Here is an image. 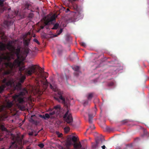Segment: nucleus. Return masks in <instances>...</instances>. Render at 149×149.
Masks as SVG:
<instances>
[{
    "instance_id": "1",
    "label": "nucleus",
    "mask_w": 149,
    "mask_h": 149,
    "mask_svg": "<svg viewBox=\"0 0 149 149\" xmlns=\"http://www.w3.org/2000/svg\"><path fill=\"white\" fill-rule=\"evenodd\" d=\"M54 99L59 102L62 103L64 107V110L66 111L63 116V118L65 119L67 123L70 125H71L73 122V118L72 115L70 113L69 108L70 105L65 98L63 96H59V97H54Z\"/></svg>"
},
{
    "instance_id": "2",
    "label": "nucleus",
    "mask_w": 149,
    "mask_h": 149,
    "mask_svg": "<svg viewBox=\"0 0 149 149\" xmlns=\"http://www.w3.org/2000/svg\"><path fill=\"white\" fill-rule=\"evenodd\" d=\"M28 93L27 91L25 88L21 91L19 94L15 95L13 97L14 100L18 107L22 109L24 108L23 104L25 102V95Z\"/></svg>"
},
{
    "instance_id": "3",
    "label": "nucleus",
    "mask_w": 149,
    "mask_h": 149,
    "mask_svg": "<svg viewBox=\"0 0 149 149\" xmlns=\"http://www.w3.org/2000/svg\"><path fill=\"white\" fill-rule=\"evenodd\" d=\"M3 83L4 84L0 86V93H2L4 88L6 86H12L13 85H14V81L13 79H10L8 81L6 78H4L2 80Z\"/></svg>"
},
{
    "instance_id": "4",
    "label": "nucleus",
    "mask_w": 149,
    "mask_h": 149,
    "mask_svg": "<svg viewBox=\"0 0 149 149\" xmlns=\"http://www.w3.org/2000/svg\"><path fill=\"white\" fill-rule=\"evenodd\" d=\"M56 19V17L55 15H53L50 17L47 18L45 17L44 19V26H40V29H43L45 26L47 25L50 24L52 23V22L55 20Z\"/></svg>"
},
{
    "instance_id": "5",
    "label": "nucleus",
    "mask_w": 149,
    "mask_h": 149,
    "mask_svg": "<svg viewBox=\"0 0 149 149\" xmlns=\"http://www.w3.org/2000/svg\"><path fill=\"white\" fill-rule=\"evenodd\" d=\"M42 76H41V77H42L43 78L45 76V77L43 79V85H44L46 87H47V86L49 85H50V88L53 90L55 91V89L54 88L53 86H52L51 84L48 83L46 79V78L48 77V73L46 72L44 74H42Z\"/></svg>"
},
{
    "instance_id": "6",
    "label": "nucleus",
    "mask_w": 149,
    "mask_h": 149,
    "mask_svg": "<svg viewBox=\"0 0 149 149\" xmlns=\"http://www.w3.org/2000/svg\"><path fill=\"white\" fill-rule=\"evenodd\" d=\"M95 143H92V149H95L100 146H102V141L100 138H97L95 140Z\"/></svg>"
},
{
    "instance_id": "7",
    "label": "nucleus",
    "mask_w": 149,
    "mask_h": 149,
    "mask_svg": "<svg viewBox=\"0 0 149 149\" xmlns=\"http://www.w3.org/2000/svg\"><path fill=\"white\" fill-rule=\"evenodd\" d=\"M72 140L74 143L73 144L74 148L80 149L81 148L82 146L80 142H79L78 143H76L77 139V138L75 136H72Z\"/></svg>"
},
{
    "instance_id": "8",
    "label": "nucleus",
    "mask_w": 149,
    "mask_h": 149,
    "mask_svg": "<svg viewBox=\"0 0 149 149\" xmlns=\"http://www.w3.org/2000/svg\"><path fill=\"white\" fill-rule=\"evenodd\" d=\"M79 67L78 66H74L72 67L73 69L75 71L74 74L77 76H78L79 73H80L79 71Z\"/></svg>"
},
{
    "instance_id": "9",
    "label": "nucleus",
    "mask_w": 149,
    "mask_h": 149,
    "mask_svg": "<svg viewBox=\"0 0 149 149\" xmlns=\"http://www.w3.org/2000/svg\"><path fill=\"white\" fill-rule=\"evenodd\" d=\"M13 21L12 20H5L3 22V24L5 27H8L10 26L12 24Z\"/></svg>"
},
{
    "instance_id": "10",
    "label": "nucleus",
    "mask_w": 149,
    "mask_h": 149,
    "mask_svg": "<svg viewBox=\"0 0 149 149\" xmlns=\"http://www.w3.org/2000/svg\"><path fill=\"white\" fill-rule=\"evenodd\" d=\"M53 109L56 111V112H57V114H59L60 113L61 110L60 105H57V106H54Z\"/></svg>"
},
{
    "instance_id": "11",
    "label": "nucleus",
    "mask_w": 149,
    "mask_h": 149,
    "mask_svg": "<svg viewBox=\"0 0 149 149\" xmlns=\"http://www.w3.org/2000/svg\"><path fill=\"white\" fill-rule=\"evenodd\" d=\"M17 145L16 144L15 142H12L9 148H13L14 149L15 148H17Z\"/></svg>"
},
{
    "instance_id": "12",
    "label": "nucleus",
    "mask_w": 149,
    "mask_h": 149,
    "mask_svg": "<svg viewBox=\"0 0 149 149\" xmlns=\"http://www.w3.org/2000/svg\"><path fill=\"white\" fill-rule=\"evenodd\" d=\"M13 105V103L11 102H8L6 104L4 105V106L7 109L11 108Z\"/></svg>"
},
{
    "instance_id": "13",
    "label": "nucleus",
    "mask_w": 149,
    "mask_h": 149,
    "mask_svg": "<svg viewBox=\"0 0 149 149\" xmlns=\"http://www.w3.org/2000/svg\"><path fill=\"white\" fill-rule=\"evenodd\" d=\"M88 116V122L90 123H92L93 122V118L94 117L93 115L91 114H89Z\"/></svg>"
},
{
    "instance_id": "14",
    "label": "nucleus",
    "mask_w": 149,
    "mask_h": 149,
    "mask_svg": "<svg viewBox=\"0 0 149 149\" xmlns=\"http://www.w3.org/2000/svg\"><path fill=\"white\" fill-rule=\"evenodd\" d=\"M94 93H90L88 94L87 96V98L88 100H91L94 95Z\"/></svg>"
},
{
    "instance_id": "15",
    "label": "nucleus",
    "mask_w": 149,
    "mask_h": 149,
    "mask_svg": "<svg viewBox=\"0 0 149 149\" xmlns=\"http://www.w3.org/2000/svg\"><path fill=\"white\" fill-rule=\"evenodd\" d=\"M63 31V29H61L60 30H58L56 31V34H55L54 36V37H57Z\"/></svg>"
},
{
    "instance_id": "16",
    "label": "nucleus",
    "mask_w": 149,
    "mask_h": 149,
    "mask_svg": "<svg viewBox=\"0 0 149 149\" xmlns=\"http://www.w3.org/2000/svg\"><path fill=\"white\" fill-rule=\"evenodd\" d=\"M76 57H77V56L76 54H72L70 56V59L71 61H72L74 59V58Z\"/></svg>"
},
{
    "instance_id": "17",
    "label": "nucleus",
    "mask_w": 149,
    "mask_h": 149,
    "mask_svg": "<svg viewBox=\"0 0 149 149\" xmlns=\"http://www.w3.org/2000/svg\"><path fill=\"white\" fill-rule=\"evenodd\" d=\"M130 120L128 119L123 120L121 121V123L123 124H125L130 122Z\"/></svg>"
},
{
    "instance_id": "18",
    "label": "nucleus",
    "mask_w": 149,
    "mask_h": 149,
    "mask_svg": "<svg viewBox=\"0 0 149 149\" xmlns=\"http://www.w3.org/2000/svg\"><path fill=\"white\" fill-rule=\"evenodd\" d=\"M49 114L50 115H53L55 114H56V115L59 114H57V112H56V111L54 110V109L52 111L50 112V113H49Z\"/></svg>"
},
{
    "instance_id": "19",
    "label": "nucleus",
    "mask_w": 149,
    "mask_h": 149,
    "mask_svg": "<svg viewBox=\"0 0 149 149\" xmlns=\"http://www.w3.org/2000/svg\"><path fill=\"white\" fill-rule=\"evenodd\" d=\"M95 127H94V125L93 124H92L90 126L89 128L87 130H90L91 131H92L93 130H94L95 129Z\"/></svg>"
},
{
    "instance_id": "20",
    "label": "nucleus",
    "mask_w": 149,
    "mask_h": 149,
    "mask_svg": "<svg viewBox=\"0 0 149 149\" xmlns=\"http://www.w3.org/2000/svg\"><path fill=\"white\" fill-rule=\"evenodd\" d=\"M59 25L58 23L55 24L54 27L52 28V29H56L58 28Z\"/></svg>"
},
{
    "instance_id": "21",
    "label": "nucleus",
    "mask_w": 149,
    "mask_h": 149,
    "mask_svg": "<svg viewBox=\"0 0 149 149\" xmlns=\"http://www.w3.org/2000/svg\"><path fill=\"white\" fill-rule=\"evenodd\" d=\"M67 144L68 146H71L72 143L71 140H68L67 141Z\"/></svg>"
},
{
    "instance_id": "22",
    "label": "nucleus",
    "mask_w": 149,
    "mask_h": 149,
    "mask_svg": "<svg viewBox=\"0 0 149 149\" xmlns=\"http://www.w3.org/2000/svg\"><path fill=\"white\" fill-rule=\"evenodd\" d=\"M6 0H0V7H3L4 2Z\"/></svg>"
},
{
    "instance_id": "23",
    "label": "nucleus",
    "mask_w": 149,
    "mask_h": 149,
    "mask_svg": "<svg viewBox=\"0 0 149 149\" xmlns=\"http://www.w3.org/2000/svg\"><path fill=\"white\" fill-rule=\"evenodd\" d=\"M1 129L3 131H7V129L3 125H1Z\"/></svg>"
},
{
    "instance_id": "24",
    "label": "nucleus",
    "mask_w": 149,
    "mask_h": 149,
    "mask_svg": "<svg viewBox=\"0 0 149 149\" xmlns=\"http://www.w3.org/2000/svg\"><path fill=\"white\" fill-rule=\"evenodd\" d=\"M65 132V133H67L70 130V129L69 127H65L64 128Z\"/></svg>"
},
{
    "instance_id": "25",
    "label": "nucleus",
    "mask_w": 149,
    "mask_h": 149,
    "mask_svg": "<svg viewBox=\"0 0 149 149\" xmlns=\"http://www.w3.org/2000/svg\"><path fill=\"white\" fill-rule=\"evenodd\" d=\"M80 45L82 46L85 47L86 46V43L84 42H80Z\"/></svg>"
},
{
    "instance_id": "26",
    "label": "nucleus",
    "mask_w": 149,
    "mask_h": 149,
    "mask_svg": "<svg viewBox=\"0 0 149 149\" xmlns=\"http://www.w3.org/2000/svg\"><path fill=\"white\" fill-rule=\"evenodd\" d=\"M44 69H40V76H42V73L44 72Z\"/></svg>"
},
{
    "instance_id": "27",
    "label": "nucleus",
    "mask_w": 149,
    "mask_h": 149,
    "mask_svg": "<svg viewBox=\"0 0 149 149\" xmlns=\"http://www.w3.org/2000/svg\"><path fill=\"white\" fill-rule=\"evenodd\" d=\"M58 94L59 96H63V92L62 91H59L58 92Z\"/></svg>"
},
{
    "instance_id": "28",
    "label": "nucleus",
    "mask_w": 149,
    "mask_h": 149,
    "mask_svg": "<svg viewBox=\"0 0 149 149\" xmlns=\"http://www.w3.org/2000/svg\"><path fill=\"white\" fill-rule=\"evenodd\" d=\"M49 115V114L48 113H46L45 115V119H46V118L47 119L49 118H50Z\"/></svg>"
},
{
    "instance_id": "29",
    "label": "nucleus",
    "mask_w": 149,
    "mask_h": 149,
    "mask_svg": "<svg viewBox=\"0 0 149 149\" xmlns=\"http://www.w3.org/2000/svg\"><path fill=\"white\" fill-rule=\"evenodd\" d=\"M5 9L3 7H1L0 8V12L2 13L4 11Z\"/></svg>"
},
{
    "instance_id": "30",
    "label": "nucleus",
    "mask_w": 149,
    "mask_h": 149,
    "mask_svg": "<svg viewBox=\"0 0 149 149\" xmlns=\"http://www.w3.org/2000/svg\"><path fill=\"white\" fill-rule=\"evenodd\" d=\"M38 146L41 148H43L44 146V144L42 143L39 144Z\"/></svg>"
},
{
    "instance_id": "31",
    "label": "nucleus",
    "mask_w": 149,
    "mask_h": 149,
    "mask_svg": "<svg viewBox=\"0 0 149 149\" xmlns=\"http://www.w3.org/2000/svg\"><path fill=\"white\" fill-rule=\"evenodd\" d=\"M33 17V15L32 13H30L28 15V17L29 18H32Z\"/></svg>"
},
{
    "instance_id": "32",
    "label": "nucleus",
    "mask_w": 149,
    "mask_h": 149,
    "mask_svg": "<svg viewBox=\"0 0 149 149\" xmlns=\"http://www.w3.org/2000/svg\"><path fill=\"white\" fill-rule=\"evenodd\" d=\"M33 41L37 43L38 45H39L40 44V42H39L37 39H33Z\"/></svg>"
},
{
    "instance_id": "33",
    "label": "nucleus",
    "mask_w": 149,
    "mask_h": 149,
    "mask_svg": "<svg viewBox=\"0 0 149 149\" xmlns=\"http://www.w3.org/2000/svg\"><path fill=\"white\" fill-rule=\"evenodd\" d=\"M39 116H40V118H44V119H45V115H39Z\"/></svg>"
},
{
    "instance_id": "34",
    "label": "nucleus",
    "mask_w": 149,
    "mask_h": 149,
    "mask_svg": "<svg viewBox=\"0 0 149 149\" xmlns=\"http://www.w3.org/2000/svg\"><path fill=\"white\" fill-rule=\"evenodd\" d=\"M74 9H75V10H77L78 8L77 5V4H75L74 6Z\"/></svg>"
},
{
    "instance_id": "35",
    "label": "nucleus",
    "mask_w": 149,
    "mask_h": 149,
    "mask_svg": "<svg viewBox=\"0 0 149 149\" xmlns=\"http://www.w3.org/2000/svg\"><path fill=\"white\" fill-rule=\"evenodd\" d=\"M114 84V83L113 82H111L109 84V85L110 86H112Z\"/></svg>"
},
{
    "instance_id": "36",
    "label": "nucleus",
    "mask_w": 149,
    "mask_h": 149,
    "mask_svg": "<svg viewBox=\"0 0 149 149\" xmlns=\"http://www.w3.org/2000/svg\"><path fill=\"white\" fill-rule=\"evenodd\" d=\"M18 11H16L15 12V16H17L18 14Z\"/></svg>"
},
{
    "instance_id": "37",
    "label": "nucleus",
    "mask_w": 149,
    "mask_h": 149,
    "mask_svg": "<svg viewBox=\"0 0 149 149\" xmlns=\"http://www.w3.org/2000/svg\"><path fill=\"white\" fill-rule=\"evenodd\" d=\"M62 134L61 133L59 134V135H58V137H61L62 136Z\"/></svg>"
},
{
    "instance_id": "38",
    "label": "nucleus",
    "mask_w": 149,
    "mask_h": 149,
    "mask_svg": "<svg viewBox=\"0 0 149 149\" xmlns=\"http://www.w3.org/2000/svg\"><path fill=\"white\" fill-rule=\"evenodd\" d=\"M101 147L102 148V149H105L106 148V147L104 145L102 146H101Z\"/></svg>"
},
{
    "instance_id": "39",
    "label": "nucleus",
    "mask_w": 149,
    "mask_h": 149,
    "mask_svg": "<svg viewBox=\"0 0 149 149\" xmlns=\"http://www.w3.org/2000/svg\"><path fill=\"white\" fill-rule=\"evenodd\" d=\"M70 11V10L69 9V8H67V10H66V11H65V12H66V13H67V12H68V11Z\"/></svg>"
},
{
    "instance_id": "40",
    "label": "nucleus",
    "mask_w": 149,
    "mask_h": 149,
    "mask_svg": "<svg viewBox=\"0 0 149 149\" xmlns=\"http://www.w3.org/2000/svg\"><path fill=\"white\" fill-rule=\"evenodd\" d=\"M10 73V72L9 71H8V72H6L5 74H9Z\"/></svg>"
},
{
    "instance_id": "41",
    "label": "nucleus",
    "mask_w": 149,
    "mask_h": 149,
    "mask_svg": "<svg viewBox=\"0 0 149 149\" xmlns=\"http://www.w3.org/2000/svg\"><path fill=\"white\" fill-rule=\"evenodd\" d=\"M29 135H33V133H30L29 134Z\"/></svg>"
},
{
    "instance_id": "42",
    "label": "nucleus",
    "mask_w": 149,
    "mask_h": 149,
    "mask_svg": "<svg viewBox=\"0 0 149 149\" xmlns=\"http://www.w3.org/2000/svg\"><path fill=\"white\" fill-rule=\"evenodd\" d=\"M26 45H28V43L27 42H26Z\"/></svg>"
},
{
    "instance_id": "43",
    "label": "nucleus",
    "mask_w": 149,
    "mask_h": 149,
    "mask_svg": "<svg viewBox=\"0 0 149 149\" xmlns=\"http://www.w3.org/2000/svg\"><path fill=\"white\" fill-rule=\"evenodd\" d=\"M28 8V6L26 7L25 8V9H27Z\"/></svg>"
},
{
    "instance_id": "44",
    "label": "nucleus",
    "mask_w": 149,
    "mask_h": 149,
    "mask_svg": "<svg viewBox=\"0 0 149 149\" xmlns=\"http://www.w3.org/2000/svg\"><path fill=\"white\" fill-rule=\"evenodd\" d=\"M1 149H5V148H1Z\"/></svg>"
},
{
    "instance_id": "45",
    "label": "nucleus",
    "mask_w": 149,
    "mask_h": 149,
    "mask_svg": "<svg viewBox=\"0 0 149 149\" xmlns=\"http://www.w3.org/2000/svg\"><path fill=\"white\" fill-rule=\"evenodd\" d=\"M10 10V8L8 9V10Z\"/></svg>"
}]
</instances>
